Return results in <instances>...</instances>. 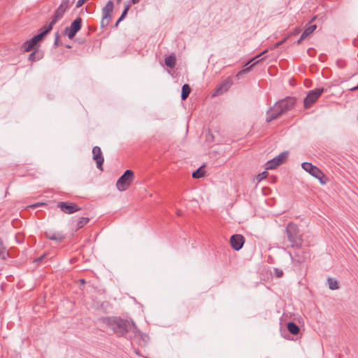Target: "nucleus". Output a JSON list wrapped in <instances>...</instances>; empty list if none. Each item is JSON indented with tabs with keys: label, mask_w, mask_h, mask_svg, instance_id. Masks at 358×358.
Masks as SVG:
<instances>
[{
	"label": "nucleus",
	"mask_w": 358,
	"mask_h": 358,
	"mask_svg": "<svg viewBox=\"0 0 358 358\" xmlns=\"http://www.w3.org/2000/svg\"><path fill=\"white\" fill-rule=\"evenodd\" d=\"M101 320L117 336H123L128 332L129 323L125 320L116 317H106L101 318Z\"/></svg>",
	"instance_id": "1"
},
{
	"label": "nucleus",
	"mask_w": 358,
	"mask_h": 358,
	"mask_svg": "<svg viewBox=\"0 0 358 358\" xmlns=\"http://www.w3.org/2000/svg\"><path fill=\"white\" fill-rule=\"evenodd\" d=\"M286 234L292 248H301L303 244L302 235L296 224L289 223L286 227Z\"/></svg>",
	"instance_id": "2"
},
{
	"label": "nucleus",
	"mask_w": 358,
	"mask_h": 358,
	"mask_svg": "<svg viewBox=\"0 0 358 358\" xmlns=\"http://www.w3.org/2000/svg\"><path fill=\"white\" fill-rule=\"evenodd\" d=\"M301 166L304 171L308 172L312 176L317 178L322 185H325L328 182V178L325 174L316 166L309 162H303Z\"/></svg>",
	"instance_id": "3"
},
{
	"label": "nucleus",
	"mask_w": 358,
	"mask_h": 358,
	"mask_svg": "<svg viewBox=\"0 0 358 358\" xmlns=\"http://www.w3.org/2000/svg\"><path fill=\"white\" fill-rule=\"evenodd\" d=\"M134 178V172L131 170H127L117 180L116 182L117 188L120 191H125L132 182Z\"/></svg>",
	"instance_id": "4"
},
{
	"label": "nucleus",
	"mask_w": 358,
	"mask_h": 358,
	"mask_svg": "<svg viewBox=\"0 0 358 358\" xmlns=\"http://www.w3.org/2000/svg\"><path fill=\"white\" fill-rule=\"evenodd\" d=\"M52 27L53 26L50 23L45 24L40 29L38 34L33 36L31 39L24 41L22 45H37L52 30Z\"/></svg>",
	"instance_id": "5"
},
{
	"label": "nucleus",
	"mask_w": 358,
	"mask_h": 358,
	"mask_svg": "<svg viewBox=\"0 0 358 358\" xmlns=\"http://www.w3.org/2000/svg\"><path fill=\"white\" fill-rule=\"evenodd\" d=\"M323 92L324 88H317L309 91L303 100L304 107L306 108H310Z\"/></svg>",
	"instance_id": "6"
},
{
	"label": "nucleus",
	"mask_w": 358,
	"mask_h": 358,
	"mask_svg": "<svg viewBox=\"0 0 358 358\" xmlns=\"http://www.w3.org/2000/svg\"><path fill=\"white\" fill-rule=\"evenodd\" d=\"M70 0H62L61 4L55 10L54 15L52 16L50 23L52 26L57 23V22L63 17L64 13L67 10L69 7Z\"/></svg>",
	"instance_id": "7"
},
{
	"label": "nucleus",
	"mask_w": 358,
	"mask_h": 358,
	"mask_svg": "<svg viewBox=\"0 0 358 358\" xmlns=\"http://www.w3.org/2000/svg\"><path fill=\"white\" fill-rule=\"evenodd\" d=\"M82 25V19L80 17H77L74 21H73L70 25L65 28L64 34L68 36L69 38H73L76 34L80 29Z\"/></svg>",
	"instance_id": "8"
},
{
	"label": "nucleus",
	"mask_w": 358,
	"mask_h": 358,
	"mask_svg": "<svg viewBox=\"0 0 358 358\" xmlns=\"http://www.w3.org/2000/svg\"><path fill=\"white\" fill-rule=\"evenodd\" d=\"M287 156V152H283L280 153L279 155L266 163V169L269 170L275 169L278 166L282 164L286 160Z\"/></svg>",
	"instance_id": "9"
},
{
	"label": "nucleus",
	"mask_w": 358,
	"mask_h": 358,
	"mask_svg": "<svg viewBox=\"0 0 358 358\" xmlns=\"http://www.w3.org/2000/svg\"><path fill=\"white\" fill-rule=\"evenodd\" d=\"M22 48L25 52L32 51L29 56V61H37L43 57V52L38 49L39 46H22Z\"/></svg>",
	"instance_id": "10"
},
{
	"label": "nucleus",
	"mask_w": 358,
	"mask_h": 358,
	"mask_svg": "<svg viewBox=\"0 0 358 358\" xmlns=\"http://www.w3.org/2000/svg\"><path fill=\"white\" fill-rule=\"evenodd\" d=\"M113 10V3L112 1H108L106 6L102 8V20L101 24L103 26L108 25L111 18V13Z\"/></svg>",
	"instance_id": "11"
},
{
	"label": "nucleus",
	"mask_w": 358,
	"mask_h": 358,
	"mask_svg": "<svg viewBox=\"0 0 358 358\" xmlns=\"http://www.w3.org/2000/svg\"><path fill=\"white\" fill-rule=\"evenodd\" d=\"M57 207L59 208L63 213L66 214H72L80 210V208L78 207L76 203L64 201L59 202Z\"/></svg>",
	"instance_id": "12"
},
{
	"label": "nucleus",
	"mask_w": 358,
	"mask_h": 358,
	"mask_svg": "<svg viewBox=\"0 0 358 358\" xmlns=\"http://www.w3.org/2000/svg\"><path fill=\"white\" fill-rule=\"evenodd\" d=\"M296 99L294 97H286L282 100H280L277 102V105L280 108L282 112L284 113L289 110H291L294 106L295 105Z\"/></svg>",
	"instance_id": "13"
},
{
	"label": "nucleus",
	"mask_w": 358,
	"mask_h": 358,
	"mask_svg": "<svg viewBox=\"0 0 358 358\" xmlns=\"http://www.w3.org/2000/svg\"><path fill=\"white\" fill-rule=\"evenodd\" d=\"M283 113L278 107L277 103L274 104V106L268 109L266 113V122H270L272 120L280 117Z\"/></svg>",
	"instance_id": "14"
},
{
	"label": "nucleus",
	"mask_w": 358,
	"mask_h": 358,
	"mask_svg": "<svg viewBox=\"0 0 358 358\" xmlns=\"http://www.w3.org/2000/svg\"><path fill=\"white\" fill-rule=\"evenodd\" d=\"M245 242V238L241 234H235L231 236L230 243L235 250H239L242 248Z\"/></svg>",
	"instance_id": "15"
},
{
	"label": "nucleus",
	"mask_w": 358,
	"mask_h": 358,
	"mask_svg": "<svg viewBox=\"0 0 358 358\" xmlns=\"http://www.w3.org/2000/svg\"><path fill=\"white\" fill-rule=\"evenodd\" d=\"M93 159L96 161L97 168L103 170V164L104 159L101 148L99 146H94L92 149Z\"/></svg>",
	"instance_id": "16"
},
{
	"label": "nucleus",
	"mask_w": 358,
	"mask_h": 358,
	"mask_svg": "<svg viewBox=\"0 0 358 358\" xmlns=\"http://www.w3.org/2000/svg\"><path fill=\"white\" fill-rule=\"evenodd\" d=\"M315 24H310L308 27H307L301 36L297 39V43H301L304 38H306L308 36L311 34L316 29Z\"/></svg>",
	"instance_id": "17"
},
{
	"label": "nucleus",
	"mask_w": 358,
	"mask_h": 358,
	"mask_svg": "<svg viewBox=\"0 0 358 358\" xmlns=\"http://www.w3.org/2000/svg\"><path fill=\"white\" fill-rule=\"evenodd\" d=\"M164 62L168 67L173 68L176 63V55L174 53H171L169 55L166 56Z\"/></svg>",
	"instance_id": "18"
},
{
	"label": "nucleus",
	"mask_w": 358,
	"mask_h": 358,
	"mask_svg": "<svg viewBox=\"0 0 358 358\" xmlns=\"http://www.w3.org/2000/svg\"><path fill=\"white\" fill-rule=\"evenodd\" d=\"M45 236L47 238L50 240H53L56 241H62L64 240V236L61 233H45Z\"/></svg>",
	"instance_id": "19"
},
{
	"label": "nucleus",
	"mask_w": 358,
	"mask_h": 358,
	"mask_svg": "<svg viewBox=\"0 0 358 358\" xmlns=\"http://www.w3.org/2000/svg\"><path fill=\"white\" fill-rule=\"evenodd\" d=\"M191 92V88L187 84H185L182 87L181 99L185 100Z\"/></svg>",
	"instance_id": "20"
},
{
	"label": "nucleus",
	"mask_w": 358,
	"mask_h": 358,
	"mask_svg": "<svg viewBox=\"0 0 358 358\" xmlns=\"http://www.w3.org/2000/svg\"><path fill=\"white\" fill-rule=\"evenodd\" d=\"M233 82L231 78H227L219 86L223 90L227 92L232 85Z\"/></svg>",
	"instance_id": "21"
},
{
	"label": "nucleus",
	"mask_w": 358,
	"mask_h": 358,
	"mask_svg": "<svg viewBox=\"0 0 358 358\" xmlns=\"http://www.w3.org/2000/svg\"><path fill=\"white\" fill-rule=\"evenodd\" d=\"M287 329L293 335H296L299 332V327L294 322H288Z\"/></svg>",
	"instance_id": "22"
},
{
	"label": "nucleus",
	"mask_w": 358,
	"mask_h": 358,
	"mask_svg": "<svg viewBox=\"0 0 358 358\" xmlns=\"http://www.w3.org/2000/svg\"><path fill=\"white\" fill-rule=\"evenodd\" d=\"M329 287L331 290L338 289L339 288L337 280L334 278H329L328 280Z\"/></svg>",
	"instance_id": "23"
},
{
	"label": "nucleus",
	"mask_w": 358,
	"mask_h": 358,
	"mask_svg": "<svg viewBox=\"0 0 358 358\" xmlns=\"http://www.w3.org/2000/svg\"><path fill=\"white\" fill-rule=\"evenodd\" d=\"M260 60H257L255 63L252 64V65H250V66L248 67H246L245 69H243V70L240 71L239 72H238V73L236 75V77L237 78V79H240L241 76L242 74L243 73H248L251 69L252 68V66L255 64H257Z\"/></svg>",
	"instance_id": "24"
},
{
	"label": "nucleus",
	"mask_w": 358,
	"mask_h": 358,
	"mask_svg": "<svg viewBox=\"0 0 358 358\" xmlns=\"http://www.w3.org/2000/svg\"><path fill=\"white\" fill-rule=\"evenodd\" d=\"M275 47H276V46H271L270 48L266 49V50H265L262 51L260 54L257 55V56H255V57H253V58H252L251 59H250V60L248 61V62L247 64H245V66H247V65H248L250 63H251L252 62L255 61L257 58H258V57H261L262 55H264V54H266V53L268 52L269 51L273 50H274V48H275Z\"/></svg>",
	"instance_id": "25"
},
{
	"label": "nucleus",
	"mask_w": 358,
	"mask_h": 358,
	"mask_svg": "<svg viewBox=\"0 0 358 358\" xmlns=\"http://www.w3.org/2000/svg\"><path fill=\"white\" fill-rule=\"evenodd\" d=\"M90 221L88 217H81L77 222V228L80 229L87 224Z\"/></svg>",
	"instance_id": "26"
},
{
	"label": "nucleus",
	"mask_w": 358,
	"mask_h": 358,
	"mask_svg": "<svg viewBox=\"0 0 358 358\" xmlns=\"http://www.w3.org/2000/svg\"><path fill=\"white\" fill-rule=\"evenodd\" d=\"M129 8H130V6L129 5H127L125 7H124V9L122 13V15H120V17H119L118 20L117 21L116 24H115V26H117V24L122 21L123 20V19L125 17V16L127 15V13H128V10H129Z\"/></svg>",
	"instance_id": "27"
},
{
	"label": "nucleus",
	"mask_w": 358,
	"mask_h": 358,
	"mask_svg": "<svg viewBox=\"0 0 358 358\" xmlns=\"http://www.w3.org/2000/svg\"><path fill=\"white\" fill-rule=\"evenodd\" d=\"M204 175V171L202 170V168L200 167L196 171L192 173V177L194 178H200Z\"/></svg>",
	"instance_id": "28"
},
{
	"label": "nucleus",
	"mask_w": 358,
	"mask_h": 358,
	"mask_svg": "<svg viewBox=\"0 0 358 358\" xmlns=\"http://www.w3.org/2000/svg\"><path fill=\"white\" fill-rule=\"evenodd\" d=\"M225 92V91H223L220 86H218L217 87H216L213 93H212V97H215V96H220L222 94H224Z\"/></svg>",
	"instance_id": "29"
},
{
	"label": "nucleus",
	"mask_w": 358,
	"mask_h": 358,
	"mask_svg": "<svg viewBox=\"0 0 358 358\" xmlns=\"http://www.w3.org/2000/svg\"><path fill=\"white\" fill-rule=\"evenodd\" d=\"M274 273L277 278H281L283 275V271L279 268H274Z\"/></svg>",
	"instance_id": "30"
},
{
	"label": "nucleus",
	"mask_w": 358,
	"mask_h": 358,
	"mask_svg": "<svg viewBox=\"0 0 358 358\" xmlns=\"http://www.w3.org/2000/svg\"><path fill=\"white\" fill-rule=\"evenodd\" d=\"M267 172L266 171H264L262 172V173H259L258 176H257V180L258 181H261L262 180H264V178H266V176H267Z\"/></svg>",
	"instance_id": "31"
},
{
	"label": "nucleus",
	"mask_w": 358,
	"mask_h": 358,
	"mask_svg": "<svg viewBox=\"0 0 358 358\" xmlns=\"http://www.w3.org/2000/svg\"><path fill=\"white\" fill-rule=\"evenodd\" d=\"M336 64H337V66H338L339 68H341V69H343V68H345V66H346V62H345V61H344V60H341H341H338V61H337V62H336Z\"/></svg>",
	"instance_id": "32"
},
{
	"label": "nucleus",
	"mask_w": 358,
	"mask_h": 358,
	"mask_svg": "<svg viewBox=\"0 0 358 358\" xmlns=\"http://www.w3.org/2000/svg\"><path fill=\"white\" fill-rule=\"evenodd\" d=\"M307 52L308 54L310 56V57H313L315 56V50L314 48H309L308 50H307Z\"/></svg>",
	"instance_id": "33"
},
{
	"label": "nucleus",
	"mask_w": 358,
	"mask_h": 358,
	"mask_svg": "<svg viewBox=\"0 0 358 358\" xmlns=\"http://www.w3.org/2000/svg\"><path fill=\"white\" fill-rule=\"evenodd\" d=\"M59 34H55V39L53 45H58Z\"/></svg>",
	"instance_id": "34"
},
{
	"label": "nucleus",
	"mask_w": 358,
	"mask_h": 358,
	"mask_svg": "<svg viewBox=\"0 0 358 358\" xmlns=\"http://www.w3.org/2000/svg\"><path fill=\"white\" fill-rule=\"evenodd\" d=\"M282 43H283V41H278L275 45H282Z\"/></svg>",
	"instance_id": "35"
},
{
	"label": "nucleus",
	"mask_w": 358,
	"mask_h": 358,
	"mask_svg": "<svg viewBox=\"0 0 358 358\" xmlns=\"http://www.w3.org/2000/svg\"><path fill=\"white\" fill-rule=\"evenodd\" d=\"M140 0H132L134 4L138 3Z\"/></svg>",
	"instance_id": "36"
},
{
	"label": "nucleus",
	"mask_w": 358,
	"mask_h": 358,
	"mask_svg": "<svg viewBox=\"0 0 358 358\" xmlns=\"http://www.w3.org/2000/svg\"><path fill=\"white\" fill-rule=\"evenodd\" d=\"M80 281L83 284L85 283V280L84 279H80Z\"/></svg>",
	"instance_id": "37"
},
{
	"label": "nucleus",
	"mask_w": 358,
	"mask_h": 358,
	"mask_svg": "<svg viewBox=\"0 0 358 358\" xmlns=\"http://www.w3.org/2000/svg\"><path fill=\"white\" fill-rule=\"evenodd\" d=\"M357 89H358V85L357 87H354L352 90H357Z\"/></svg>",
	"instance_id": "38"
},
{
	"label": "nucleus",
	"mask_w": 358,
	"mask_h": 358,
	"mask_svg": "<svg viewBox=\"0 0 358 358\" xmlns=\"http://www.w3.org/2000/svg\"><path fill=\"white\" fill-rule=\"evenodd\" d=\"M122 0H117V3H120Z\"/></svg>",
	"instance_id": "39"
},
{
	"label": "nucleus",
	"mask_w": 358,
	"mask_h": 358,
	"mask_svg": "<svg viewBox=\"0 0 358 358\" xmlns=\"http://www.w3.org/2000/svg\"><path fill=\"white\" fill-rule=\"evenodd\" d=\"M322 55H320V59H322Z\"/></svg>",
	"instance_id": "40"
}]
</instances>
